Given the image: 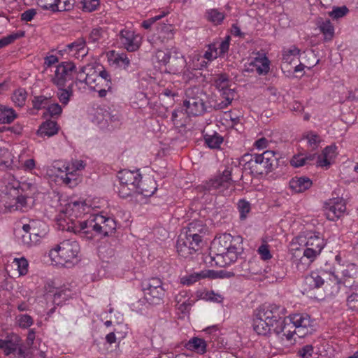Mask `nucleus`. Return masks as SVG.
Here are the masks:
<instances>
[{"instance_id":"nucleus-20","label":"nucleus","mask_w":358,"mask_h":358,"mask_svg":"<svg viewBox=\"0 0 358 358\" xmlns=\"http://www.w3.org/2000/svg\"><path fill=\"white\" fill-rule=\"evenodd\" d=\"M136 188L135 180L129 184L122 180H117V184L114 185L115 191L117 192L122 198H127L131 196L132 193L136 194Z\"/></svg>"},{"instance_id":"nucleus-6","label":"nucleus","mask_w":358,"mask_h":358,"mask_svg":"<svg viewBox=\"0 0 358 358\" xmlns=\"http://www.w3.org/2000/svg\"><path fill=\"white\" fill-rule=\"evenodd\" d=\"M80 251L79 244L76 241L66 240L50 251V257L57 263L70 266L78 262Z\"/></svg>"},{"instance_id":"nucleus-28","label":"nucleus","mask_w":358,"mask_h":358,"mask_svg":"<svg viewBox=\"0 0 358 358\" xmlns=\"http://www.w3.org/2000/svg\"><path fill=\"white\" fill-rule=\"evenodd\" d=\"M315 159V154L307 156L303 153H300L292 157L290 159V164L295 168H298L310 164V162L314 161Z\"/></svg>"},{"instance_id":"nucleus-23","label":"nucleus","mask_w":358,"mask_h":358,"mask_svg":"<svg viewBox=\"0 0 358 358\" xmlns=\"http://www.w3.org/2000/svg\"><path fill=\"white\" fill-rule=\"evenodd\" d=\"M58 126L55 121L47 120L44 122L37 131V134L40 136L50 137L58 132Z\"/></svg>"},{"instance_id":"nucleus-11","label":"nucleus","mask_w":358,"mask_h":358,"mask_svg":"<svg viewBox=\"0 0 358 358\" xmlns=\"http://www.w3.org/2000/svg\"><path fill=\"white\" fill-rule=\"evenodd\" d=\"M144 300L149 304L157 305L163 301L165 289L162 280L158 278H152L142 283Z\"/></svg>"},{"instance_id":"nucleus-25","label":"nucleus","mask_w":358,"mask_h":358,"mask_svg":"<svg viewBox=\"0 0 358 358\" xmlns=\"http://www.w3.org/2000/svg\"><path fill=\"white\" fill-rule=\"evenodd\" d=\"M99 113L97 116L98 123L101 124V127H106L109 126L110 123H115L120 121V115L117 112H110L107 110H104L101 112L102 119L99 118Z\"/></svg>"},{"instance_id":"nucleus-17","label":"nucleus","mask_w":358,"mask_h":358,"mask_svg":"<svg viewBox=\"0 0 358 358\" xmlns=\"http://www.w3.org/2000/svg\"><path fill=\"white\" fill-rule=\"evenodd\" d=\"M65 51L69 54H73L77 58H83L88 53L86 40L83 37L77 38L75 41L66 45Z\"/></svg>"},{"instance_id":"nucleus-57","label":"nucleus","mask_w":358,"mask_h":358,"mask_svg":"<svg viewBox=\"0 0 358 358\" xmlns=\"http://www.w3.org/2000/svg\"><path fill=\"white\" fill-rule=\"evenodd\" d=\"M71 95L64 87H58L57 97L63 105H66Z\"/></svg>"},{"instance_id":"nucleus-9","label":"nucleus","mask_w":358,"mask_h":358,"mask_svg":"<svg viewBox=\"0 0 358 358\" xmlns=\"http://www.w3.org/2000/svg\"><path fill=\"white\" fill-rule=\"evenodd\" d=\"M278 158L275 156V152L272 150L256 154L251 175L253 176L267 175L278 166Z\"/></svg>"},{"instance_id":"nucleus-16","label":"nucleus","mask_w":358,"mask_h":358,"mask_svg":"<svg viewBox=\"0 0 358 358\" xmlns=\"http://www.w3.org/2000/svg\"><path fill=\"white\" fill-rule=\"evenodd\" d=\"M122 44L129 52L137 50L141 43L142 37L139 34H135L134 31L123 29L120 33Z\"/></svg>"},{"instance_id":"nucleus-52","label":"nucleus","mask_w":358,"mask_h":358,"mask_svg":"<svg viewBox=\"0 0 358 358\" xmlns=\"http://www.w3.org/2000/svg\"><path fill=\"white\" fill-rule=\"evenodd\" d=\"M83 10L92 12L95 10L100 4L99 0H83Z\"/></svg>"},{"instance_id":"nucleus-37","label":"nucleus","mask_w":358,"mask_h":358,"mask_svg":"<svg viewBox=\"0 0 358 358\" xmlns=\"http://www.w3.org/2000/svg\"><path fill=\"white\" fill-rule=\"evenodd\" d=\"M217 277V273L213 270L202 271L200 273H196L195 276H190V278L187 280V283L189 285L196 282L199 279H203L206 278L214 279Z\"/></svg>"},{"instance_id":"nucleus-53","label":"nucleus","mask_w":358,"mask_h":358,"mask_svg":"<svg viewBox=\"0 0 358 358\" xmlns=\"http://www.w3.org/2000/svg\"><path fill=\"white\" fill-rule=\"evenodd\" d=\"M37 4L44 10L55 12L57 0H36Z\"/></svg>"},{"instance_id":"nucleus-45","label":"nucleus","mask_w":358,"mask_h":358,"mask_svg":"<svg viewBox=\"0 0 358 358\" xmlns=\"http://www.w3.org/2000/svg\"><path fill=\"white\" fill-rule=\"evenodd\" d=\"M17 323L19 327L23 329H27L34 323L33 318L27 314H20L16 317Z\"/></svg>"},{"instance_id":"nucleus-59","label":"nucleus","mask_w":358,"mask_h":358,"mask_svg":"<svg viewBox=\"0 0 358 358\" xmlns=\"http://www.w3.org/2000/svg\"><path fill=\"white\" fill-rule=\"evenodd\" d=\"M48 103L47 97L44 96H35L33 100V106L34 108L40 109L45 107Z\"/></svg>"},{"instance_id":"nucleus-46","label":"nucleus","mask_w":358,"mask_h":358,"mask_svg":"<svg viewBox=\"0 0 358 358\" xmlns=\"http://www.w3.org/2000/svg\"><path fill=\"white\" fill-rule=\"evenodd\" d=\"M354 290L347 299V305L352 310L358 311V287Z\"/></svg>"},{"instance_id":"nucleus-39","label":"nucleus","mask_w":358,"mask_h":358,"mask_svg":"<svg viewBox=\"0 0 358 358\" xmlns=\"http://www.w3.org/2000/svg\"><path fill=\"white\" fill-rule=\"evenodd\" d=\"M45 224L41 221L33 220V226L30 231V234L34 236V238L43 236L45 234Z\"/></svg>"},{"instance_id":"nucleus-47","label":"nucleus","mask_w":358,"mask_h":358,"mask_svg":"<svg viewBox=\"0 0 358 358\" xmlns=\"http://www.w3.org/2000/svg\"><path fill=\"white\" fill-rule=\"evenodd\" d=\"M159 38H171L173 36L171 24H160L158 27Z\"/></svg>"},{"instance_id":"nucleus-51","label":"nucleus","mask_w":358,"mask_h":358,"mask_svg":"<svg viewBox=\"0 0 358 358\" xmlns=\"http://www.w3.org/2000/svg\"><path fill=\"white\" fill-rule=\"evenodd\" d=\"M156 58L159 63L164 65L171 62L172 59L171 52L164 50H158L156 52Z\"/></svg>"},{"instance_id":"nucleus-61","label":"nucleus","mask_w":358,"mask_h":358,"mask_svg":"<svg viewBox=\"0 0 358 358\" xmlns=\"http://www.w3.org/2000/svg\"><path fill=\"white\" fill-rule=\"evenodd\" d=\"M3 350L4 354L8 356L17 350V344L12 341L7 340Z\"/></svg>"},{"instance_id":"nucleus-60","label":"nucleus","mask_w":358,"mask_h":358,"mask_svg":"<svg viewBox=\"0 0 358 358\" xmlns=\"http://www.w3.org/2000/svg\"><path fill=\"white\" fill-rule=\"evenodd\" d=\"M357 268L355 264H351L347 266V268L342 271L344 278H352L356 274Z\"/></svg>"},{"instance_id":"nucleus-14","label":"nucleus","mask_w":358,"mask_h":358,"mask_svg":"<svg viewBox=\"0 0 358 358\" xmlns=\"http://www.w3.org/2000/svg\"><path fill=\"white\" fill-rule=\"evenodd\" d=\"M200 243L189 238L184 234L179 235L176 249L178 255L184 258H187L199 250Z\"/></svg>"},{"instance_id":"nucleus-21","label":"nucleus","mask_w":358,"mask_h":358,"mask_svg":"<svg viewBox=\"0 0 358 358\" xmlns=\"http://www.w3.org/2000/svg\"><path fill=\"white\" fill-rule=\"evenodd\" d=\"M176 308L181 313H188L194 301L186 296V293H180L176 296Z\"/></svg>"},{"instance_id":"nucleus-42","label":"nucleus","mask_w":358,"mask_h":358,"mask_svg":"<svg viewBox=\"0 0 358 358\" xmlns=\"http://www.w3.org/2000/svg\"><path fill=\"white\" fill-rule=\"evenodd\" d=\"M24 31H20L16 33H13L7 36L3 37L0 39V49L13 43L15 40L23 37Z\"/></svg>"},{"instance_id":"nucleus-2","label":"nucleus","mask_w":358,"mask_h":358,"mask_svg":"<svg viewBox=\"0 0 358 358\" xmlns=\"http://www.w3.org/2000/svg\"><path fill=\"white\" fill-rule=\"evenodd\" d=\"M241 236H232L229 234H223L217 237L212 243L210 258L215 264L224 267L235 262L243 250Z\"/></svg>"},{"instance_id":"nucleus-63","label":"nucleus","mask_w":358,"mask_h":358,"mask_svg":"<svg viewBox=\"0 0 358 358\" xmlns=\"http://www.w3.org/2000/svg\"><path fill=\"white\" fill-rule=\"evenodd\" d=\"M21 241L24 245L30 246L32 244H36L38 241V238L32 239L29 233H25L22 235Z\"/></svg>"},{"instance_id":"nucleus-15","label":"nucleus","mask_w":358,"mask_h":358,"mask_svg":"<svg viewBox=\"0 0 358 358\" xmlns=\"http://www.w3.org/2000/svg\"><path fill=\"white\" fill-rule=\"evenodd\" d=\"M207 227L201 220H193L188 224L187 228H185L181 234H184L189 238L201 243L202 236L206 234Z\"/></svg>"},{"instance_id":"nucleus-54","label":"nucleus","mask_w":358,"mask_h":358,"mask_svg":"<svg viewBox=\"0 0 358 358\" xmlns=\"http://www.w3.org/2000/svg\"><path fill=\"white\" fill-rule=\"evenodd\" d=\"M103 30L101 28L93 29L90 34L88 41L89 43H97L103 37Z\"/></svg>"},{"instance_id":"nucleus-48","label":"nucleus","mask_w":358,"mask_h":358,"mask_svg":"<svg viewBox=\"0 0 358 358\" xmlns=\"http://www.w3.org/2000/svg\"><path fill=\"white\" fill-rule=\"evenodd\" d=\"M75 0H57L56 11H69L73 9Z\"/></svg>"},{"instance_id":"nucleus-32","label":"nucleus","mask_w":358,"mask_h":358,"mask_svg":"<svg viewBox=\"0 0 358 358\" xmlns=\"http://www.w3.org/2000/svg\"><path fill=\"white\" fill-rule=\"evenodd\" d=\"M313 180H289V186L294 193H300L310 188Z\"/></svg>"},{"instance_id":"nucleus-18","label":"nucleus","mask_w":358,"mask_h":358,"mask_svg":"<svg viewBox=\"0 0 358 358\" xmlns=\"http://www.w3.org/2000/svg\"><path fill=\"white\" fill-rule=\"evenodd\" d=\"M84 167L85 164L82 160L73 161L71 164L67 165L64 164L62 167L54 166V168L57 169L58 172L61 173H64V175H57V177L60 178V179H70L68 176L69 175L76 176V172L84 169Z\"/></svg>"},{"instance_id":"nucleus-35","label":"nucleus","mask_w":358,"mask_h":358,"mask_svg":"<svg viewBox=\"0 0 358 358\" xmlns=\"http://www.w3.org/2000/svg\"><path fill=\"white\" fill-rule=\"evenodd\" d=\"M300 50L295 46H292L289 49L284 50L282 53V61L284 64H292L297 55H299Z\"/></svg>"},{"instance_id":"nucleus-34","label":"nucleus","mask_w":358,"mask_h":358,"mask_svg":"<svg viewBox=\"0 0 358 358\" xmlns=\"http://www.w3.org/2000/svg\"><path fill=\"white\" fill-rule=\"evenodd\" d=\"M187 347L190 350H196L198 352L203 354L206 350V344L204 340L194 337L187 343Z\"/></svg>"},{"instance_id":"nucleus-26","label":"nucleus","mask_w":358,"mask_h":358,"mask_svg":"<svg viewBox=\"0 0 358 358\" xmlns=\"http://www.w3.org/2000/svg\"><path fill=\"white\" fill-rule=\"evenodd\" d=\"M28 197L29 196L27 194H17L16 197L13 199V202L6 203L5 207L10 212L22 210V208L27 206V199Z\"/></svg>"},{"instance_id":"nucleus-19","label":"nucleus","mask_w":358,"mask_h":358,"mask_svg":"<svg viewBox=\"0 0 358 358\" xmlns=\"http://www.w3.org/2000/svg\"><path fill=\"white\" fill-rule=\"evenodd\" d=\"M136 181V194L143 195L144 196H150L157 189L155 180H135Z\"/></svg>"},{"instance_id":"nucleus-10","label":"nucleus","mask_w":358,"mask_h":358,"mask_svg":"<svg viewBox=\"0 0 358 358\" xmlns=\"http://www.w3.org/2000/svg\"><path fill=\"white\" fill-rule=\"evenodd\" d=\"M185 94L186 99L183 101V106L189 115H201L207 110L203 98L205 95L199 88L188 89Z\"/></svg>"},{"instance_id":"nucleus-58","label":"nucleus","mask_w":358,"mask_h":358,"mask_svg":"<svg viewBox=\"0 0 358 358\" xmlns=\"http://www.w3.org/2000/svg\"><path fill=\"white\" fill-rule=\"evenodd\" d=\"M166 15V13L163 12L162 14H161V15H158L153 17L145 20L143 21L141 26L145 29H149L155 22L160 20L162 17H163Z\"/></svg>"},{"instance_id":"nucleus-29","label":"nucleus","mask_w":358,"mask_h":358,"mask_svg":"<svg viewBox=\"0 0 358 358\" xmlns=\"http://www.w3.org/2000/svg\"><path fill=\"white\" fill-rule=\"evenodd\" d=\"M72 294V292L69 288L64 287L57 289L53 294L52 303L55 305L60 306L63 301L71 298Z\"/></svg>"},{"instance_id":"nucleus-22","label":"nucleus","mask_w":358,"mask_h":358,"mask_svg":"<svg viewBox=\"0 0 358 358\" xmlns=\"http://www.w3.org/2000/svg\"><path fill=\"white\" fill-rule=\"evenodd\" d=\"M231 180H206L205 189L212 194L223 193L231 185Z\"/></svg>"},{"instance_id":"nucleus-64","label":"nucleus","mask_w":358,"mask_h":358,"mask_svg":"<svg viewBox=\"0 0 358 358\" xmlns=\"http://www.w3.org/2000/svg\"><path fill=\"white\" fill-rule=\"evenodd\" d=\"M36 11L34 8L28 9L21 14V20L25 22L31 21L36 15Z\"/></svg>"},{"instance_id":"nucleus-30","label":"nucleus","mask_w":358,"mask_h":358,"mask_svg":"<svg viewBox=\"0 0 358 358\" xmlns=\"http://www.w3.org/2000/svg\"><path fill=\"white\" fill-rule=\"evenodd\" d=\"M203 138L205 143L211 149L220 148L221 143L223 142L222 136L216 132L213 134H204Z\"/></svg>"},{"instance_id":"nucleus-27","label":"nucleus","mask_w":358,"mask_h":358,"mask_svg":"<svg viewBox=\"0 0 358 358\" xmlns=\"http://www.w3.org/2000/svg\"><path fill=\"white\" fill-rule=\"evenodd\" d=\"M8 187L17 191V194H27L29 196L27 192L31 190L33 185L31 183L27 182V180H12V182L9 183Z\"/></svg>"},{"instance_id":"nucleus-41","label":"nucleus","mask_w":358,"mask_h":358,"mask_svg":"<svg viewBox=\"0 0 358 358\" xmlns=\"http://www.w3.org/2000/svg\"><path fill=\"white\" fill-rule=\"evenodd\" d=\"M319 27L324 35L325 39L331 40L334 34V28L329 20L322 22Z\"/></svg>"},{"instance_id":"nucleus-43","label":"nucleus","mask_w":358,"mask_h":358,"mask_svg":"<svg viewBox=\"0 0 358 358\" xmlns=\"http://www.w3.org/2000/svg\"><path fill=\"white\" fill-rule=\"evenodd\" d=\"M297 355L301 358H317V353L314 352V348L312 345H306L301 348Z\"/></svg>"},{"instance_id":"nucleus-50","label":"nucleus","mask_w":358,"mask_h":358,"mask_svg":"<svg viewBox=\"0 0 358 358\" xmlns=\"http://www.w3.org/2000/svg\"><path fill=\"white\" fill-rule=\"evenodd\" d=\"M114 62L120 67L126 69L130 64V59L126 54H117Z\"/></svg>"},{"instance_id":"nucleus-24","label":"nucleus","mask_w":358,"mask_h":358,"mask_svg":"<svg viewBox=\"0 0 358 358\" xmlns=\"http://www.w3.org/2000/svg\"><path fill=\"white\" fill-rule=\"evenodd\" d=\"M325 274L324 272L320 273L317 271H313L309 275L306 276L305 282L310 289L320 288L324 283L323 275Z\"/></svg>"},{"instance_id":"nucleus-56","label":"nucleus","mask_w":358,"mask_h":358,"mask_svg":"<svg viewBox=\"0 0 358 358\" xmlns=\"http://www.w3.org/2000/svg\"><path fill=\"white\" fill-rule=\"evenodd\" d=\"M141 178V175L140 173H136L129 170H122L118 173L117 179H138V178Z\"/></svg>"},{"instance_id":"nucleus-62","label":"nucleus","mask_w":358,"mask_h":358,"mask_svg":"<svg viewBox=\"0 0 358 358\" xmlns=\"http://www.w3.org/2000/svg\"><path fill=\"white\" fill-rule=\"evenodd\" d=\"M336 145H329L324 148L322 155L325 156V157L329 158L330 160H332L336 156Z\"/></svg>"},{"instance_id":"nucleus-1","label":"nucleus","mask_w":358,"mask_h":358,"mask_svg":"<svg viewBox=\"0 0 358 358\" xmlns=\"http://www.w3.org/2000/svg\"><path fill=\"white\" fill-rule=\"evenodd\" d=\"M286 309L276 304L263 305L256 311L253 319V330L262 336L275 334L279 336L286 330Z\"/></svg>"},{"instance_id":"nucleus-31","label":"nucleus","mask_w":358,"mask_h":358,"mask_svg":"<svg viewBox=\"0 0 358 358\" xmlns=\"http://www.w3.org/2000/svg\"><path fill=\"white\" fill-rule=\"evenodd\" d=\"M17 117V114L11 108L0 106V123L10 124Z\"/></svg>"},{"instance_id":"nucleus-55","label":"nucleus","mask_w":358,"mask_h":358,"mask_svg":"<svg viewBox=\"0 0 358 358\" xmlns=\"http://www.w3.org/2000/svg\"><path fill=\"white\" fill-rule=\"evenodd\" d=\"M348 12V9L346 6L336 7L329 13V15L334 19H338L345 16Z\"/></svg>"},{"instance_id":"nucleus-33","label":"nucleus","mask_w":358,"mask_h":358,"mask_svg":"<svg viewBox=\"0 0 358 358\" xmlns=\"http://www.w3.org/2000/svg\"><path fill=\"white\" fill-rule=\"evenodd\" d=\"M206 17L208 21L214 24H220L224 19V14L217 9L213 8L206 12Z\"/></svg>"},{"instance_id":"nucleus-7","label":"nucleus","mask_w":358,"mask_h":358,"mask_svg":"<svg viewBox=\"0 0 358 358\" xmlns=\"http://www.w3.org/2000/svg\"><path fill=\"white\" fill-rule=\"evenodd\" d=\"M215 85L218 90L220 96L223 100L220 101L217 100L212 106L216 110L224 109L227 108L234 99L236 92L234 89L231 88V82L229 76L225 73L218 74L215 78Z\"/></svg>"},{"instance_id":"nucleus-8","label":"nucleus","mask_w":358,"mask_h":358,"mask_svg":"<svg viewBox=\"0 0 358 358\" xmlns=\"http://www.w3.org/2000/svg\"><path fill=\"white\" fill-rule=\"evenodd\" d=\"M290 322L293 324L294 329L287 330L284 332L287 340L292 338L294 334H296L299 338H303L314 331L313 322L310 320V315L306 313H296L289 316Z\"/></svg>"},{"instance_id":"nucleus-36","label":"nucleus","mask_w":358,"mask_h":358,"mask_svg":"<svg viewBox=\"0 0 358 358\" xmlns=\"http://www.w3.org/2000/svg\"><path fill=\"white\" fill-rule=\"evenodd\" d=\"M256 154L246 153L243 155L240 159V164L243 165L244 171H248L251 174V171L253 169V163H255V157Z\"/></svg>"},{"instance_id":"nucleus-38","label":"nucleus","mask_w":358,"mask_h":358,"mask_svg":"<svg viewBox=\"0 0 358 358\" xmlns=\"http://www.w3.org/2000/svg\"><path fill=\"white\" fill-rule=\"evenodd\" d=\"M27 94V92L24 89L16 90L12 96V100L15 105L19 107L23 106L25 104Z\"/></svg>"},{"instance_id":"nucleus-13","label":"nucleus","mask_w":358,"mask_h":358,"mask_svg":"<svg viewBox=\"0 0 358 358\" xmlns=\"http://www.w3.org/2000/svg\"><path fill=\"white\" fill-rule=\"evenodd\" d=\"M324 208L327 218L334 221L344 214L346 204L342 198H333L325 202Z\"/></svg>"},{"instance_id":"nucleus-12","label":"nucleus","mask_w":358,"mask_h":358,"mask_svg":"<svg viewBox=\"0 0 358 358\" xmlns=\"http://www.w3.org/2000/svg\"><path fill=\"white\" fill-rule=\"evenodd\" d=\"M75 73L76 65L74 63L64 62L57 66L51 80L57 87H64L67 81L73 80Z\"/></svg>"},{"instance_id":"nucleus-3","label":"nucleus","mask_w":358,"mask_h":358,"mask_svg":"<svg viewBox=\"0 0 358 358\" xmlns=\"http://www.w3.org/2000/svg\"><path fill=\"white\" fill-rule=\"evenodd\" d=\"M306 239L305 248L298 247L295 243H292L289 248L291 260L300 271L306 270L325 246L324 240L319 232L307 233Z\"/></svg>"},{"instance_id":"nucleus-5","label":"nucleus","mask_w":358,"mask_h":358,"mask_svg":"<svg viewBox=\"0 0 358 358\" xmlns=\"http://www.w3.org/2000/svg\"><path fill=\"white\" fill-rule=\"evenodd\" d=\"M92 209L90 201L78 200L71 201L66 203L59 214L56 217L58 224L62 229L74 232L72 227L76 225L75 222H83L78 220L83 215L89 214Z\"/></svg>"},{"instance_id":"nucleus-49","label":"nucleus","mask_w":358,"mask_h":358,"mask_svg":"<svg viewBox=\"0 0 358 358\" xmlns=\"http://www.w3.org/2000/svg\"><path fill=\"white\" fill-rule=\"evenodd\" d=\"M13 263L17 266L20 275L27 274L28 271L29 264L26 259L22 257L20 259L15 258Z\"/></svg>"},{"instance_id":"nucleus-4","label":"nucleus","mask_w":358,"mask_h":358,"mask_svg":"<svg viewBox=\"0 0 358 358\" xmlns=\"http://www.w3.org/2000/svg\"><path fill=\"white\" fill-rule=\"evenodd\" d=\"M71 228L74 233L81 234L92 238L94 236H108L115 233L117 227L115 220L110 217L93 214L83 222H75Z\"/></svg>"},{"instance_id":"nucleus-40","label":"nucleus","mask_w":358,"mask_h":358,"mask_svg":"<svg viewBox=\"0 0 358 358\" xmlns=\"http://www.w3.org/2000/svg\"><path fill=\"white\" fill-rule=\"evenodd\" d=\"M87 70V66H82L78 71L76 69L75 74H77L76 83H84L87 85H91V76L89 72H86Z\"/></svg>"},{"instance_id":"nucleus-44","label":"nucleus","mask_w":358,"mask_h":358,"mask_svg":"<svg viewBox=\"0 0 358 358\" xmlns=\"http://www.w3.org/2000/svg\"><path fill=\"white\" fill-rule=\"evenodd\" d=\"M257 71L259 74H266L269 71V60L266 57L256 59Z\"/></svg>"}]
</instances>
